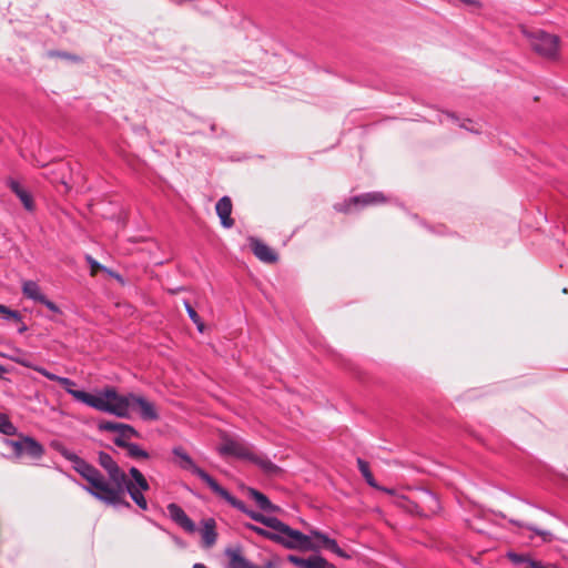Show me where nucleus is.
Returning <instances> with one entry per match:
<instances>
[{
  "instance_id": "obj_1",
  "label": "nucleus",
  "mask_w": 568,
  "mask_h": 568,
  "mask_svg": "<svg viewBox=\"0 0 568 568\" xmlns=\"http://www.w3.org/2000/svg\"><path fill=\"white\" fill-rule=\"evenodd\" d=\"M58 450L63 458L72 464L73 469L87 480L88 486H83V489L95 499L109 506L130 508L131 504L125 499V493H128L140 509L144 511L149 509L144 493L150 489V485L136 467L129 469L131 476V479H129L114 458L101 450L98 453V463L106 473V479L97 467L70 449L61 447Z\"/></svg>"
},
{
  "instance_id": "obj_2",
  "label": "nucleus",
  "mask_w": 568,
  "mask_h": 568,
  "mask_svg": "<svg viewBox=\"0 0 568 568\" xmlns=\"http://www.w3.org/2000/svg\"><path fill=\"white\" fill-rule=\"evenodd\" d=\"M103 413L119 418H129L131 409L138 408L139 416L143 420L153 422L160 418L155 405L141 395L128 393L121 395L114 387H106Z\"/></svg>"
},
{
  "instance_id": "obj_3",
  "label": "nucleus",
  "mask_w": 568,
  "mask_h": 568,
  "mask_svg": "<svg viewBox=\"0 0 568 568\" xmlns=\"http://www.w3.org/2000/svg\"><path fill=\"white\" fill-rule=\"evenodd\" d=\"M27 367H31L33 371L38 372L42 376L47 377L50 381L59 383L68 394H70L75 400L81 402L89 407H92L99 412H103V407L108 408L105 403V395H106V387L101 389L98 394H91L84 390H78L73 387L75 386V383L68 378V377H61L58 376L48 369H45L42 366H31L29 364H23Z\"/></svg>"
},
{
  "instance_id": "obj_4",
  "label": "nucleus",
  "mask_w": 568,
  "mask_h": 568,
  "mask_svg": "<svg viewBox=\"0 0 568 568\" xmlns=\"http://www.w3.org/2000/svg\"><path fill=\"white\" fill-rule=\"evenodd\" d=\"M246 528L254 531L258 536L270 539L282 545L287 549L316 550L320 545L312 542L308 535H304L300 530L291 528L292 532L283 530H267L265 528L247 524Z\"/></svg>"
},
{
  "instance_id": "obj_5",
  "label": "nucleus",
  "mask_w": 568,
  "mask_h": 568,
  "mask_svg": "<svg viewBox=\"0 0 568 568\" xmlns=\"http://www.w3.org/2000/svg\"><path fill=\"white\" fill-rule=\"evenodd\" d=\"M221 456H233L239 459L247 460L266 473H272L276 466L266 457L256 454L253 448L243 440L226 438L219 447Z\"/></svg>"
},
{
  "instance_id": "obj_6",
  "label": "nucleus",
  "mask_w": 568,
  "mask_h": 568,
  "mask_svg": "<svg viewBox=\"0 0 568 568\" xmlns=\"http://www.w3.org/2000/svg\"><path fill=\"white\" fill-rule=\"evenodd\" d=\"M217 496H220L222 499H224L227 504H230L233 508L240 510L241 513L247 515L251 519L263 524L270 529L273 530H283V531H291V527L283 521H281L276 517L265 516L261 513L254 511L246 507V505L232 496L225 488H223L221 485L216 488L214 491Z\"/></svg>"
},
{
  "instance_id": "obj_7",
  "label": "nucleus",
  "mask_w": 568,
  "mask_h": 568,
  "mask_svg": "<svg viewBox=\"0 0 568 568\" xmlns=\"http://www.w3.org/2000/svg\"><path fill=\"white\" fill-rule=\"evenodd\" d=\"M530 45L535 52L546 59H556L559 54V38L545 31L530 36Z\"/></svg>"
},
{
  "instance_id": "obj_8",
  "label": "nucleus",
  "mask_w": 568,
  "mask_h": 568,
  "mask_svg": "<svg viewBox=\"0 0 568 568\" xmlns=\"http://www.w3.org/2000/svg\"><path fill=\"white\" fill-rule=\"evenodd\" d=\"M172 454L179 459L178 465L182 469L191 470L203 480L214 493L220 484L204 469L200 468L192 459V457L181 446L173 447Z\"/></svg>"
},
{
  "instance_id": "obj_9",
  "label": "nucleus",
  "mask_w": 568,
  "mask_h": 568,
  "mask_svg": "<svg viewBox=\"0 0 568 568\" xmlns=\"http://www.w3.org/2000/svg\"><path fill=\"white\" fill-rule=\"evenodd\" d=\"M6 444L12 448L17 457L28 456L39 459L44 454L43 446L30 436H22L18 440L7 439Z\"/></svg>"
},
{
  "instance_id": "obj_10",
  "label": "nucleus",
  "mask_w": 568,
  "mask_h": 568,
  "mask_svg": "<svg viewBox=\"0 0 568 568\" xmlns=\"http://www.w3.org/2000/svg\"><path fill=\"white\" fill-rule=\"evenodd\" d=\"M21 291L26 298L43 304L48 310L55 314H62L60 307L47 298V296L42 293L40 285L36 281H22Z\"/></svg>"
},
{
  "instance_id": "obj_11",
  "label": "nucleus",
  "mask_w": 568,
  "mask_h": 568,
  "mask_svg": "<svg viewBox=\"0 0 568 568\" xmlns=\"http://www.w3.org/2000/svg\"><path fill=\"white\" fill-rule=\"evenodd\" d=\"M225 555L229 558V568H261L247 560L239 548L227 549ZM278 566L280 559L272 557L262 568H278Z\"/></svg>"
},
{
  "instance_id": "obj_12",
  "label": "nucleus",
  "mask_w": 568,
  "mask_h": 568,
  "mask_svg": "<svg viewBox=\"0 0 568 568\" xmlns=\"http://www.w3.org/2000/svg\"><path fill=\"white\" fill-rule=\"evenodd\" d=\"M99 430L113 432L116 436L113 443L116 445V440H130L133 437H140L139 432L129 424L116 423V422H101L98 425Z\"/></svg>"
},
{
  "instance_id": "obj_13",
  "label": "nucleus",
  "mask_w": 568,
  "mask_h": 568,
  "mask_svg": "<svg viewBox=\"0 0 568 568\" xmlns=\"http://www.w3.org/2000/svg\"><path fill=\"white\" fill-rule=\"evenodd\" d=\"M250 247L254 255L264 263H275L278 258L273 248L256 237L250 239Z\"/></svg>"
},
{
  "instance_id": "obj_14",
  "label": "nucleus",
  "mask_w": 568,
  "mask_h": 568,
  "mask_svg": "<svg viewBox=\"0 0 568 568\" xmlns=\"http://www.w3.org/2000/svg\"><path fill=\"white\" fill-rule=\"evenodd\" d=\"M288 560L300 568H336L335 565L327 561L320 555H314L308 558H301L294 555H290Z\"/></svg>"
},
{
  "instance_id": "obj_15",
  "label": "nucleus",
  "mask_w": 568,
  "mask_h": 568,
  "mask_svg": "<svg viewBox=\"0 0 568 568\" xmlns=\"http://www.w3.org/2000/svg\"><path fill=\"white\" fill-rule=\"evenodd\" d=\"M168 511L172 520H174L179 526H181L184 530L189 532L195 531V524L193 520L186 515L181 506L178 504L171 503L168 505Z\"/></svg>"
},
{
  "instance_id": "obj_16",
  "label": "nucleus",
  "mask_w": 568,
  "mask_h": 568,
  "mask_svg": "<svg viewBox=\"0 0 568 568\" xmlns=\"http://www.w3.org/2000/svg\"><path fill=\"white\" fill-rule=\"evenodd\" d=\"M215 211L220 217L221 225L225 229H231L234 225V220L231 217L232 214V201L229 196H222L216 205Z\"/></svg>"
},
{
  "instance_id": "obj_17",
  "label": "nucleus",
  "mask_w": 568,
  "mask_h": 568,
  "mask_svg": "<svg viewBox=\"0 0 568 568\" xmlns=\"http://www.w3.org/2000/svg\"><path fill=\"white\" fill-rule=\"evenodd\" d=\"M244 490L246 491L247 496L256 503L257 507L261 510L267 513H275L280 509L277 506L271 503L266 495L258 491L257 489L253 487H244Z\"/></svg>"
},
{
  "instance_id": "obj_18",
  "label": "nucleus",
  "mask_w": 568,
  "mask_h": 568,
  "mask_svg": "<svg viewBox=\"0 0 568 568\" xmlns=\"http://www.w3.org/2000/svg\"><path fill=\"white\" fill-rule=\"evenodd\" d=\"M387 201L386 196L382 192H367L361 195L352 196L351 202L354 205L368 206L382 204Z\"/></svg>"
},
{
  "instance_id": "obj_19",
  "label": "nucleus",
  "mask_w": 568,
  "mask_h": 568,
  "mask_svg": "<svg viewBox=\"0 0 568 568\" xmlns=\"http://www.w3.org/2000/svg\"><path fill=\"white\" fill-rule=\"evenodd\" d=\"M116 446L126 450V456L132 459H149L150 454L140 445L131 443L130 440H116Z\"/></svg>"
},
{
  "instance_id": "obj_20",
  "label": "nucleus",
  "mask_w": 568,
  "mask_h": 568,
  "mask_svg": "<svg viewBox=\"0 0 568 568\" xmlns=\"http://www.w3.org/2000/svg\"><path fill=\"white\" fill-rule=\"evenodd\" d=\"M201 535L206 547H212L216 542V523L213 518L204 520Z\"/></svg>"
},
{
  "instance_id": "obj_21",
  "label": "nucleus",
  "mask_w": 568,
  "mask_h": 568,
  "mask_svg": "<svg viewBox=\"0 0 568 568\" xmlns=\"http://www.w3.org/2000/svg\"><path fill=\"white\" fill-rule=\"evenodd\" d=\"M9 186L11 191L20 199L24 209L32 211L34 206L31 194L26 189H23L18 181L10 180Z\"/></svg>"
},
{
  "instance_id": "obj_22",
  "label": "nucleus",
  "mask_w": 568,
  "mask_h": 568,
  "mask_svg": "<svg viewBox=\"0 0 568 568\" xmlns=\"http://www.w3.org/2000/svg\"><path fill=\"white\" fill-rule=\"evenodd\" d=\"M308 537L316 538L321 542L322 547L328 549L332 552H334L335 549L338 547V544L336 542L335 539L329 538L327 535H325L318 530H311Z\"/></svg>"
},
{
  "instance_id": "obj_23",
  "label": "nucleus",
  "mask_w": 568,
  "mask_h": 568,
  "mask_svg": "<svg viewBox=\"0 0 568 568\" xmlns=\"http://www.w3.org/2000/svg\"><path fill=\"white\" fill-rule=\"evenodd\" d=\"M357 466H358V469H359L362 476L365 478L366 483L371 487L376 488L377 484H376L375 478L369 469L368 463L362 458H357Z\"/></svg>"
},
{
  "instance_id": "obj_24",
  "label": "nucleus",
  "mask_w": 568,
  "mask_h": 568,
  "mask_svg": "<svg viewBox=\"0 0 568 568\" xmlns=\"http://www.w3.org/2000/svg\"><path fill=\"white\" fill-rule=\"evenodd\" d=\"M0 433L12 436L17 433V427L11 423L9 417L0 413Z\"/></svg>"
},
{
  "instance_id": "obj_25",
  "label": "nucleus",
  "mask_w": 568,
  "mask_h": 568,
  "mask_svg": "<svg viewBox=\"0 0 568 568\" xmlns=\"http://www.w3.org/2000/svg\"><path fill=\"white\" fill-rule=\"evenodd\" d=\"M184 306L190 320L196 325L199 332L202 333L204 331V323L201 317L187 301L184 302Z\"/></svg>"
},
{
  "instance_id": "obj_26",
  "label": "nucleus",
  "mask_w": 568,
  "mask_h": 568,
  "mask_svg": "<svg viewBox=\"0 0 568 568\" xmlns=\"http://www.w3.org/2000/svg\"><path fill=\"white\" fill-rule=\"evenodd\" d=\"M0 315L6 321L21 322V314L18 311L10 310L2 304H0Z\"/></svg>"
},
{
  "instance_id": "obj_27",
  "label": "nucleus",
  "mask_w": 568,
  "mask_h": 568,
  "mask_svg": "<svg viewBox=\"0 0 568 568\" xmlns=\"http://www.w3.org/2000/svg\"><path fill=\"white\" fill-rule=\"evenodd\" d=\"M48 54H49V57H58L61 59H67V60L73 61V62L81 61L80 57L68 53V52H63V51H50Z\"/></svg>"
},
{
  "instance_id": "obj_28",
  "label": "nucleus",
  "mask_w": 568,
  "mask_h": 568,
  "mask_svg": "<svg viewBox=\"0 0 568 568\" xmlns=\"http://www.w3.org/2000/svg\"><path fill=\"white\" fill-rule=\"evenodd\" d=\"M508 558L511 560V562H514L516 565H519L523 562H528V560H530V558H528L527 556L515 554V552H509Z\"/></svg>"
},
{
  "instance_id": "obj_29",
  "label": "nucleus",
  "mask_w": 568,
  "mask_h": 568,
  "mask_svg": "<svg viewBox=\"0 0 568 568\" xmlns=\"http://www.w3.org/2000/svg\"><path fill=\"white\" fill-rule=\"evenodd\" d=\"M527 528L536 532L537 535L541 536L544 541H548L551 539V534L549 531L540 530L534 526H527Z\"/></svg>"
},
{
  "instance_id": "obj_30",
  "label": "nucleus",
  "mask_w": 568,
  "mask_h": 568,
  "mask_svg": "<svg viewBox=\"0 0 568 568\" xmlns=\"http://www.w3.org/2000/svg\"><path fill=\"white\" fill-rule=\"evenodd\" d=\"M354 205V203L351 202V197L345 201L344 203H341V204H336L334 207L336 211L338 212H344V213H347L349 212L351 210V206Z\"/></svg>"
},
{
  "instance_id": "obj_31",
  "label": "nucleus",
  "mask_w": 568,
  "mask_h": 568,
  "mask_svg": "<svg viewBox=\"0 0 568 568\" xmlns=\"http://www.w3.org/2000/svg\"><path fill=\"white\" fill-rule=\"evenodd\" d=\"M333 554H335L336 556L344 558V559L351 558V555L346 554L339 546L335 549V551Z\"/></svg>"
},
{
  "instance_id": "obj_32",
  "label": "nucleus",
  "mask_w": 568,
  "mask_h": 568,
  "mask_svg": "<svg viewBox=\"0 0 568 568\" xmlns=\"http://www.w3.org/2000/svg\"><path fill=\"white\" fill-rule=\"evenodd\" d=\"M528 564L530 568H545V566L541 562L532 559L528 560Z\"/></svg>"
},
{
  "instance_id": "obj_33",
  "label": "nucleus",
  "mask_w": 568,
  "mask_h": 568,
  "mask_svg": "<svg viewBox=\"0 0 568 568\" xmlns=\"http://www.w3.org/2000/svg\"><path fill=\"white\" fill-rule=\"evenodd\" d=\"M18 323L20 324V326L18 327V333H20V334L24 333L28 329L27 325L23 323L22 320H21V322H18Z\"/></svg>"
},
{
  "instance_id": "obj_34",
  "label": "nucleus",
  "mask_w": 568,
  "mask_h": 568,
  "mask_svg": "<svg viewBox=\"0 0 568 568\" xmlns=\"http://www.w3.org/2000/svg\"><path fill=\"white\" fill-rule=\"evenodd\" d=\"M88 262L90 263V265L93 267V268H98V267H101V265L95 262L91 256H88Z\"/></svg>"
},
{
  "instance_id": "obj_35",
  "label": "nucleus",
  "mask_w": 568,
  "mask_h": 568,
  "mask_svg": "<svg viewBox=\"0 0 568 568\" xmlns=\"http://www.w3.org/2000/svg\"><path fill=\"white\" fill-rule=\"evenodd\" d=\"M462 1L466 4L479 6V2L477 0H462Z\"/></svg>"
},
{
  "instance_id": "obj_36",
  "label": "nucleus",
  "mask_w": 568,
  "mask_h": 568,
  "mask_svg": "<svg viewBox=\"0 0 568 568\" xmlns=\"http://www.w3.org/2000/svg\"><path fill=\"white\" fill-rule=\"evenodd\" d=\"M193 568H206V567H205V565L197 562V564H194Z\"/></svg>"
},
{
  "instance_id": "obj_37",
  "label": "nucleus",
  "mask_w": 568,
  "mask_h": 568,
  "mask_svg": "<svg viewBox=\"0 0 568 568\" xmlns=\"http://www.w3.org/2000/svg\"><path fill=\"white\" fill-rule=\"evenodd\" d=\"M510 523H511V524H514V525H517V526H523V525H521L519 521H517V520H510Z\"/></svg>"
},
{
  "instance_id": "obj_38",
  "label": "nucleus",
  "mask_w": 568,
  "mask_h": 568,
  "mask_svg": "<svg viewBox=\"0 0 568 568\" xmlns=\"http://www.w3.org/2000/svg\"><path fill=\"white\" fill-rule=\"evenodd\" d=\"M3 371H4V368L0 365V372H3Z\"/></svg>"
}]
</instances>
